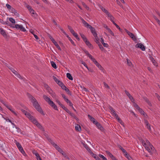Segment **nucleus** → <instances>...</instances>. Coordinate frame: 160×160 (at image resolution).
<instances>
[{
	"instance_id": "nucleus-1",
	"label": "nucleus",
	"mask_w": 160,
	"mask_h": 160,
	"mask_svg": "<svg viewBox=\"0 0 160 160\" xmlns=\"http://www.w3.org/2000/svg\"><path fill=\"white\" fill-rule=\"evenodd\" d=\"M28 96L33 103V106L34 108L41 114L43 115H44V113L36 99L30 94H28Z\"/></svg>"
},
{
	"instance_id": "nucleus-2",
	"label": "nucleus",
	"mask_w": 160,
	"mask_h": 160,
	"mask_svg": "<svg viewBox=\"0 0 160 160\" xmlns=\"http://www.w3.org/2000/svg\"><path fill=\"white\" fill-rule=\"evenodd\" d=\"M43 98L44 100L48 102L49 105L53 108L56 110H58V109L57 106L52 101L50 98L49 97L47 96L46 95H44L43 96Z\"/></svg>"
},
{
	"instance_id": "nucleus-3",
	"label": "nucleus",
	"mask_w": 160,
	"mask_h": 160,
	"mask_svg": "<svg viewBox=\"0 0 160 160\" xmlns=\"http://www.w3.org/2000/svg\"><path fill=\"white\" fill-rule=\"evenodd\" d=\"M109 108L110 111V112L112 115L114 116L118 120V121L121 124L123 123L122 120L118 116L117 114L116 113L115 111L114 110L113 108L111 107L110 106Z\"/></svg>"
},
{
	"instance_id": "nucleus-4",
	"label": "nucleus",
	"mask_w": 160,
	"mask_h": 160,
	"mask_svg": "<svg viewBox=\"0 0 160 160\" xmlns=\"http://www.w3.org/2000/svg\"><path fill=\"white\" fill-rule=\"evenodd\" d=\"M15 142L16 144L19 151L24 156H26V154L25 153L20 144L19 142H17L16 140H15Z\"/></svg>"
},
{
	"instance_id": "nucleus-5",
	"label": "nucleus",
	"mask_w": 160,
	"mask_h": 160,
	"mask_svg": "<svg viewBox=\"0 0 160 160\" xmlns=\"http://www.w3.org/2000/svg\"><path fill=\"white\" fill-rule=\"evenodd\" d=\"M125 30L127 32V34L132 39V40L134 41L135 42L137 41V38L133 33L131 32L126 29H125Z\"/></svg>"
},
{
	"instance_id": "nucleus-6",
	"label": "nucleus",
	"mask_w": 160,
	"mask_h": 160,
	"mask_svg": "<svg viewBox=\"0 0 160 160\" xmlns=\"http://www.w3.org/2000/svg\"><path fill=\"white\" fill-rule=\"evenodd\" d=\"M0 102L4 104L8 109H9L15 115L17 116V113L14 112V111L12 109L11 106H9L7 104L5 103L2 100H0Z\"/></svg>"
},
{
	"instance_id": "nucleus-7",
	"label": "nucleus",
	"mask_w": 160,
	"mask_h": 160,
	"mask_svg": "<svg viewBox=\"0 0 160 160\" xmlns=\"http://www.w3.org/2000/svg\"><path fill=\"white\" fill-rule=\"evenodd\" d=\"M91 60L101 70L104 72L103 68L93 58Z\"/></svg>"
},
{
	"instance_id": "nucleus-8",
	"label": "nucleus",
	"mask_w": 160,
	"mask_h": 160,
	"mask_svg": "<svg viewBox=\"0 0 160 160\" xmlns=\"http://www.w3.org/2000/svg\"><path fill=\"white\" fill-rule=\"evenodd\" d=\"M146 149L148 152L150 153V154L152 155L154 149V148L152 144H150L149 146L147 147Z\"/></svg>"
},
{
	"instance_id": "nucleus-9",
	"label": "nucleus",
	"mask_w": 160,
	"mask_h": 160,
	"mask_svg": "<svg viewBox=\"0 0 160 160\" xmlns=\"http://www.w3.org/2000/svg\"><path fill=\"white\" fill-rule=\"evenodd\" d=\"M135 47L137 48H140L142 51H144L145 50V46L141 43H137L135 45Z\"/></svg>"
},
{
	"instance_id": "nucleus-10",
	"label": "nucleus",
	"mask_w": 160,
	"mask_h": 160,
	"mask_svg": "<svg viewBox=\"0 0 160 160\" xmlns=\"http://www.w3.org/2000/svg\"><path fill=\"white\" fill-rule=\"evenodd\" d=\"M15 27L17 29H20L22 31L25 32L26 31V29L21 25L16 24Z\"/></svg>"
},
{
	"instance_id": "nucleus-11",
	"label": "nucleus",
	"mask_w": 160,
	"mask_h": 160,
	"mask_svg": "<svg viewBox=\"0 0 160 160\" xmlns=\"http://www.w3.org/2000/svg\"><path fill=\"white\" fill-rule=\"evenodd\" d=\"M144 123L147 126V128L149 131L151 130L150 124L148 123V121L146 119L144 120Z\"/></svg>"
},
{
	"instance_id": "nucleus-12",
	"label": "nucleus",
	"mask_w": 160,
	"mask_h": 160,
	"mask_svg": "<svg viewBox=\"0 0 160 160\" xmlns=\"http://www.w3.org/2000/svg\"><path fill=\"white\" fill-rule=\"evenodd\" d=\"M9 10L12 13H13L15 15L18 16L19 14L17 13V11L12 7Z\"/></svg>"
},
{
	"instance_id": "nucleus-13",
	"label": "nucleus",
	"mask_w": 160,
	"mask_h": 160,
	"mask_svg": "<svg viewBox=\"0 0 160 160\" xmlns=\"http://www.w3.org/2000/svg\"><path fill=\"white\" fill-rule=\"evenodd\" d=\"M32 14V16L35 18H36L37 17V15L36 13L35 12L34 10L32 8L29 11Z\"/></svg>"
},
{
	"instance_id": "nucleus-14",
	"label": "nucleus",
	"mask_w": 160,
	"mask_h": 160,
	"mask_svg": "<svg viewBox=\"0 0 160 160\" xmlns=\"http://www.w3.org/2000/svg\"><path fill=\"white\" fill-rule=\"evenodd\" d=\"M0 32L3 36L5 38L7 37V35L5 31L2 28H0Z\"/></svg>"
},
{
	"instance_id": "nucleus-15",
	"label": "nucleus",
	"mask_w": 160,
	"mask_h": 160,
	"mask_svg": "<svg viewBox=\"0 0 160 160\" xmlns=\"http://www.w3.org/2000/svg\"><path fill=\"white\" fill-rule=\"evenodd\" d=\"M84 42H85L86 44L89 47V48H92V45L90 43V42L87 39V40H85V41H84Z\"/></svg>"
},
{
	"instance_id": "nucleus-16",
	"label": "nucleus",
	"mask_w": 160,
	"mask_h": 160,
	"mask_svg": "<svg viewBox=\"0 0 160 160\" xmlns=\"http://www.w3.org/2000/svg\"><path fill=\"white\" fill-rule=\"evenodd\" d=\"M88 118L90 119V120L93 123H94V124H95L97 122L95 120V119L93 117H92L90 115H88Z\"/></svg>"
},
{
	"instance_id": "nucleus-17",
	"label": "nucleus",
	"mask_w": 160,
	"mask_h": 160,
	"mask_svg": "<svg viewBox=\"0 0 160 160\" xmlns=\"http://www.w3.org/2000/svg\"><path fill=\"white\" fill-rule=\"evenodd\" d=\"M150 59L151 61L153 63V64L155 66H157V62L151 56H150Z\"/></svg>"
},
{
	"instance_id": "nucleus-18",
	"label": "nucleus",
	"mask_w": 160,
	"mask_h": 160,
	"mask_svg": "<svg viewBox=\"0 0 160 160\" xmlns=\"http://www.w3.org/2000/svg\"><path fill=\"white\" fill-rule=\"evenodd\" d=\"M124 92H125V93L127 95V96L130 99H131V100H132V99L133 100L134 99L132 97V95L129 93V92L128 91H127L126 90H125Z\"/></svg>"
},
{
	"instance_id": "nucleus-19",
	"label": "nucleus",
	"mask_w": 160,
	"mask_h": 160,
	"mask_svg": "<svg viewBox=\"0 0 160 160\" xmlns=\"http://www.w3.org/2000/svg\"><path fill=\"white\" fill-rule=\"evenodd\" d=\"M106 153L108 155V156L111 158L113 160L115 158L108 151H106Z\"/></svg>"
},
{
	"instance_id": "nucleus-20",
	"label": "nucleus",
	"mask_w": 160,
	"mask_h": 160,
	"mask_svg": "<svg viewBox=\"0 0 160 160\" xmlns=\"http://www.w3.org/2000/svg\"><path fill=\"white\" fill-rule=\"evenodd\" d=\"M75 129L77 131L80 132L81 130V128L80 125L78 124H76V126H75Z\"/></svg>"
},
{
	"instance_id": "nucleus-21",
	"label": "nucleus",
	"mask_w": 160,
	"mask_h": 160,
	"mask_svg": "<svg viewBox=\"0 0 160 160\" xmlns=\"http://www.w3.org/2000/svg\"><path fill=\"white\" fill-rule=\"evenodd\" d=\"M30 120L32 121V122L35 125L38 122L36 120V119L33 116L30 119Z\"/></svg>"
},
{
	"instance_id": "nucleus-22",
	"label": "nucleus",
	"mask_w": 160,
	"mask_h": 160,
	"mask_svg": "<svg viewBox=\"0 0 160 160\" xmlns=\"http://www.w3.org/2000/svg\"><path fill=\"white\" fill-rule=\"evenodd\" d=\"M52 145L57 150H59V149L61 148H60L59 146L57 144H55V143H54V142H52Z\"/></svg>"
},
{
	"instance_id": "nucleus-23",
	"label": "nucleus",
	"mask_w": 160,
	"mask_h": 160,
	"mask_svg": "<svg viewBox=\"0 0 160 160\" xmlns=\"http://www.w3.org/2000/svg\"><path fill=\"white\" fill-rule=\"evenodd\" d=\"M36 125L37 126L39 129H40L41 130H42V131H44L43 128L42 127L41 125L38 122Z\"/></svg>"
},
{
	"instance_id": "nucleus-24",
	"label": "nucleus",
	"mask_w": 160,
	"mask_h": 160,
	"mask_svg": "<svg viewBox=\"0 0 160 160\" xmlns=\"http://www.w3.org/2000/svg\"><path fill=\"white\" fill-rule=\"evenodd\" d=\"M144 100L148 104V105L150 106H151L152 105L150 102L148 100V99L146 97H144L143 98Z\"/></svg>"
},
{
	"instance_id": "nucleus-25",
	"label": "nucleus",
	"mask_w": 160,
	"mask_h": 160,
	"mask_svg": "<svg viewBox=\"0 0 160 160\" xmlns=\"http://www.w3.org/2000/svg\"><path fill=\"white\" fill-rule=\"evenodd\" d=\"M33 153L35 155L37 159L38 160H42L41 157H40L39 154L38 153L34 152H33Z\"/></svg>"
},
{
	"instance_id": "nucleus-26",
	"label": "nucleus",
	"mask_w": 160,
	"mask_h": 160,
	"mask_svg": "<svg viewBox=\"0 0 160 160\" xmlns=\"http://www.w3.org/2000/svg\"><path fill=\"white\" fill-rule=\"evenodd\" d=\"M89 28L90 29L91 32L93 34V35L94 34V33H96V32L95 31L94 28L91 26Z\"/></svg>"
},
{
	"instance_id": "nucleus-27",
	"label": "nucleus",
	"mask_w": 160,
	"mask_h": 160,
	"mask_svg": "<svg viewBox=\"0 0 160 160\" xmlns=\"http://www.w3.org/2000/svg\"><path fill=\"white\" fill-rule=\"evenodd\" d=\"M85 53H86V54L88 56V57H89V58L91 59H92L93 57H92V56L88 52L86 51V50H85L84 51Z\"/></svg>"
},
{
	"instance_id": "nucleus-28",
	"label": "nucleus",
	"mask_w": 160,
	"mask_h": 160,
	"mask_svg": "<svg viewBox=\"0 0 160 160\" xmlns=\"http://www.w3.org/2000/svg\"><path fill=\"white\" fill-rule=\"evenodd\" d=\"M101 42L102 44H103V46L105 47H108V45L107 43H105L104 42V39L102 38H101Z\"/></svg>"
},
{
	"instance_id": "nucleus-29",
	"label": "nucleus",
	"mask_w": 160,
	"mask_h": 160,
	"mask_svg": "<svg viewBox=\"0 0 160 160\" xmlns=\"http://www.w3.org/2000/svg\"><path fill=\"white\" fill-rule=\"evenodd\" d=\"M125 156L128 160H133L132 158L127 152H126V153L125 154Z\"/></svg>"
},
{
	"instance_id": "nucleus-30",
	"label": "nucleus",
	"mask_w": 160,
	"mask_h": 160,
	"mask_svg": "<svg viewBox=\"0 0 160 160\" xmlns=\"http://www.w3.org/2000/svg\"><path fill=\"white\" fill-rule=\"evenodd\" d=\"M83 146L85 147V148L89 152H90V151H91V150H90V149L89 148V147L88 146L87 144H83Z\"/></svg>"
},
{
	"instance_id": "nucleus-31",
	"label": "nucleus",
	"mask_w": 160,
	"mask_h": 160,
	"mask_svg": "<svg viewBox=\"0 0 160 160\" xmlns=\"http://www.w3.org/2000/svg\"><path fill=\"white\" fill-rule=\"evenodd\" d=\"M67 76L70 80H73V78L70 73H67Z\"/></svg>"
},
{
	"instance_id": "nucleus-32",
	"label": "nucleus",
	"mask_w": 160,
	"mask_h": 160,
	"mask_svg": "<svg viewBox=\"0 0 160 160\" xmlns=\"http://www.w3.org/2000/svg\"><path fill=\"white\" fill-rule=\"evenodd\" d=\"M113 23L116 26L117 28H118L121 32H122V30L120 28L118 25H117L114 22H113Z\"/></svg>"
},
{
	"instance_id": "nucleus-33",
	"label": "nucleus",
	"mask_w": 160,
	"mask_h": 160,
	"mask_svg": "<svg viewBox=\"0 0 160 160\" xmlns=\"http://www.w3.org/2000/svg\"><path fill=\"white\" fill-rule=\"evenodd\" d=\"M9 69L11 71L15 74L16 75L17 74V72L13 68H10L8 67Z\"/></svg>"
},
{
	"instance_id": "nucleus-34",
	"label": "nucleus",
	"mask_w": 160,
	"mask_h": 160,
	"mask_svg": "<svg viewBox=\"0 0 160 160\" xmlns=\"http://www.w3.org/2000/svg\"><path fill=\"white\" fill-rule=\"evenodd\" d=\"M51 63L52 67L55 69H56L57 68L56 64L55 63L53 62L52 61L51 62Z\"/></svg>"
},
{
	"instance_id": "nucleus-35",
	"label": "nucleus",
	"mask_w": 160,
	"mask_h": 160,
	"mask_svg": "<svg viewBox=\"0 0 160 160\" xmlns=\"http://www.w3.org/2000/svg\"><path fill=\"white\" fill-rule=\"evenodd\" d=\"M62 108L68 113H70V111L67 108H66L64 105L62 107Z\"/></svg>"
},
{
	"instance_id": "nucleus-36",
	"label": "nucleus",
	"mask_w": 160,
	"mask_h": 160,
	"mask_svg": "<svg viewBox=\"0 0 160 160\" xmlns=\"http://www.w3.org/2000/svg\"><path fill=\"white\" fill-rule=\"evenodd\" d=\"M80 35L84 41H85V40H87V38L82 33H80Z\"/></svg>"
},
{
	"instance_id": "nucleus-37",
	"label": "nucleus",
	"mask_w": 160,
	"mask_h": 160,
	"mask_svg": "<svg viewBox=\"0 0 160 160\" xmlns=\"http://www.w3.org/2000/svg\"><path fill=\"white\" fill-rule=\"evenodd\" d=\"M25 115L30 119L32 116L28 112H27Z\"/></svg>"
},
{
	"instance_id": "nucleus-38",
	"label": "nucleus",
	"mask_w": 160,
	"mask_h": 160,
	"mask_svg": "<svg viewBox=\"0 0 160 160\" xmlns=\"http://www.w3.org/2000/svg\"><path fill=\"white\" fill-rule=\"evenodd\" d=\"M66 36L68 38L69 40L71 42L73 45H75L74 42L72 40L71 38L69 37L68 35L67 34V35H66Z\"/></svg>"
},
{
	"instance_id": "nucleus-39",
	"label": "nucleus",
	"mask_w": 160,
	"mask_h": 160,
	"mask_svg": "<svg viewBox=\"0 0 160 160\" xmlns=\"http://www.w3.org/2000/svg\"><path fill=\"white\" fill-rule=\"evenodd\" d=\"M65 90L67 93L68 94L70 95H72V93L70 91V90L68 88H67L66 89H65Z\"/></svg>"
},
{
	"instance_id": "nucleus-40",
	"label": "nucleus",
	"mask_w": 160,
	"mask_h": 160,
	"mask_svg": "<svg viewBox=\"0 0 160 160\" xmlns=\"http://www.w3.org/2000/svg\"><path fill=\"white\" fill-rule=\"evenodd\" d=\"M48 92L51 95L52 97H54L55 96V93L53 92L51 89V90L49 91Z\"/></svg>"
},
{
	"instance_id": "nucleus-41",
	"label": "nucleus",
	"mask_w": 160,
	"mask_h": 160,
	"mask_svg": "<svg viewBox=\"0 0 160 160\" xmlns=\"http://www.w3.org/2000/svg\"><path fill=\"white\" fill-rule=\"evenodd\" d=\"M107 30H108L109 32L111 34L112 36H114V34L112 31L109 28H107Z\"/></svg>"
},
{
	"instance_id": "nucleus-42",
	"label": "nucleus",
	"mask_w": 160,
	"mask_h": 160,
	"mask_svg": "<svg viewBox=\"0 0 160 160\" xmlns=\"http://www.w3.org/2000/svg\"><path fill=\"white\" fill-rule=\"evenodd\" d=\"M127 63L128 65L130 66H131L132 65V64L131 62L128 60V59H127Z\"/></svg>"
},
{
	"instance_id": "nucleus-43",
	"label": "nucleus",
	"mask_w": 160,
	"mask_h": 160,
	"mask_svg": "<svg viewBox=\"0 0 160 160\" xmlns=\"http://www.w3.org/2000/svg\"><path fill=\"white\" fill-rule=\"evenodd\" d=\"M99 156L101 158H102L103 160H108L103 155L100 154Z\"/></svg>"
},
{
	"instance_id": "nucleus-44",
	"label": "nucleus",
	"mask_w": 160,
	"mask_h": 160,
	"mask_svg": "<svg viewBox=\"0 0 160 160\" xmlns=\"http://www.w3.org/2000/svg\"><path fill=\"white\" fill-rule=\"evenodd\" d=\"M9 20L12 23H15V21L14 19L13 18H9Z\"/></svg>"
},
{
	"instance_id": "nucleus-45",
	"label": "nucleus",
	"mask_w": 160,
	"mask_h": 160,
	"mask_svg": "<svg viewBox=\"0 0 160 160\" xmlns=\"http://www.w3.org/2000/svg\"><path fill=\"white\" fill-rule=\"evenodd\" d=\"M56 102L61 107L63 105L58 99H57L56 100Z\"/></svg>"
},
{
	"instance_id": "nucleus-46",
	"label": "nucleus",
	"mask_w": 160,
	"mask_h": 160,
	"mask_svg": "<svg viewBox=\"0 0 160 160\" xmlns=\"http://www.w3.org/2000/svg\"><path fill=\"white\" fill-rule=\"evenodd\" d=\"M134 106L136 109L138 110L140 108L139 106L136 103H134Z\"/></svg>"
},
{
	"instance_id": "nucleus-47",
	"label": "nucleus",
	"mask_w": 160,
	"mask_h": 160,
	"mask_svg": "<svg viewBox=\"0 0 160 160\" xmlns=\"http://www.w3.org/2000/svg\"><path fill=\"white\" fill-rule=\"evenodd\" d=\"M98 46L99 47V48L102 51H103V50H104V48H103V47L102 46V45L101 43L98 44Z\"/></svg>"
},
{
	"instance_id": "nucleus-48",
	"label": "nucleus",
	"mask_w": 160,
	"mask_h": 160,
	"mask_svg": "<svg viewBox=\"0 0 160 160\" xmlns=\"http://www.w3.org/2000/svg\"><path fill=\"white\" fill-rule=\"evenodd\" d=\"M55 46L56 47V48L60 51H61L62 50V49L60 47L59 45H58V44L57 43V44L56 43V44L55 45Z\"/></svg>"
},
{
	"instance_id": "nucleus-49",
	"label": "nucleus",
	"mask_w": 160,
	"mask_h": 160,
	"mask_svg": "<svg viewBox=\"0 0 160 160\" xmlns=\"http://www.w3.org/2000/svg\"><path fill=\"white\" fill-rule=\"evenodd\" d=\"M44 86L48 90V92L49 91L51 90V89L47 84H45Z\"/></svg>"
},
{
	"instance_id": "nucleus-50",
	"label": "nucleus",
	"mask_w": 160,
	"mask_h": 160,
	"mask_svg": "<svg viewBox=\"0 0 160 160\" xmlns=\"http://www.w3.org/2000/svg\"><path fill=\"white\" fill-rule=\"evenodd\" d=\"M95 124L97 127H98V128H100V127H101L102 126V125L100 124V123H98L97 122H96Z\"/></svg>"
},
{
	"instance_id": "nucleus-51",
	"label": "nucleus",
	"mask_w": 160,
	"mask_h": 160,
	"mask_svg": "<svg viewBox=\"0 0 160 160\" xmlns=\"http://www.w3.org/2000/svg\"><path fill=\"white\" fill-rule=\"evenodd\" d=\"M138 111L140 113L143 114V115H144V112L141 108H140L138 110Z\"/></svg>"
},
{
	"instance_id": "nucleus-52",
	"label": "nucleus",
	"mask_w": 160,
	"mask_h": 160,
	"mask_svg": "<svg viewBox=\"0 0 160 160\" xmlns=\"http://www.w3.org/2000/svg\"><path fill=\"white\" fill-rule=\"evenodd\" d=\"M66 159H67L68 160H69L70 158L67 155L66 153H64L62 155Z\"/></svg>"
},
{
	"instance_id": "nucleus-53",
	"label": "nucleus",
	"mask_w": 160,
	"mask_h": 160,
	"mask_svg": "<svg viewBox=\"0 0 160 160\" xmlns=\"http://www.w3.org/2000/svg\"><path fill=\"white\" fill-rule=\"evenodd\" d=\"M52 78L56 83H57L59 80H58L54 76H52Z\"/></svg>"
},
{
	"instance_id": "nucleus-54",
	"label": "nucleus",
	"mask_w": 160,
	"mask_h": 160,
	"mask_svg": "<svg viewBox=\"0 0 160 160\" xmlns=\"http://www.w3.org/2000/svg\"><path fill=\"white\" fill-rule=\"evenodd\" d=\"M73 36H74L78 41L80 39L78 37V35L76 33L74 34L73 35Z\"/></svg>"
},
{
	"instance_id": "nucleus-55",
	"label": "nucleus",
	"mask_w": 160,
	"mask_h": 160,
	"mask_svg": "<svg viewBox=\"0 0 160 160\" xmlns=\"http://www.w3.org/2000/svg\"><path fill=\"white\" fill-rule=\"evenodd\" d=\"M103 84L105 87L107 89H109L110 87L105 82H103Z\"/></svg>"
},
{
	"instance_id": "nucleus-56",
	"label": "nucleus",
	"mask_w": 160,
	"mask_h": 160,
	"mask_svg": "<svg viewBox=\"0 0 160 160\" xmlns=\"http://www.w3.org/2000/svg\"><path fill=\"white\" fill-rule=\"evenodd\" d=\"M62 155L65 153L60 148L59 150L58 151Z\"/></svg>"
},
{
	"instance_id": "nucleus-57",
	"label": "nucleus",
	"mask_w": 160,
	"mask_h": 160,
	"mask_svg": "<svg viewBox=\"0 0 160 160\" xmlns=\"http://www.w3.org/2000/svg\"><path fill=\"white\" fill-rule=\"evenodd\" d=\"M82 5L87 10H89V8L85 3H82Z\"/></svg>"
},
{
	"instance_id": "nucleus-58",
	"label": "nucleus",
	"mask_w": 160,
	"mask_h": 160,
	"mask_svg": "<svg viewBox=\"0 0 160 160\" xmlns=\"http://www.w3.org/2000/svg\"><path fill=\"white\" fill-rule=\"evenodd\" d=\"M15 75L17 76V77L19 79H23V78L22 77V76L20 75L19 74H18V72H17V74H16Z\"/></svg>"
},
{
	"instance_id": "nucleus-59",
	"label": "nucleus",
	"mask_w": 160,
	"mask_h": 160,
	"mask_svg": "<svg viewBox=\"0 0 160 160\" xmlns=\"http://www.w3.org/2000/svg\"><path fill=\"white\" fill-rule=\"evenodd\" d=\"M155 96L157 98L158 100L160 101V96L157 93H155Z\"/></svg>"
},
{
	"instance_id": "nucleus-60",
	"label": "nucleus",
	"mask_w": 160,
	"mask_h": 160,
	"mask_svg": "<svg viewBox=\"0 0 160 160\" xmlns=\"http://www.w3.org/2000/svg\"><path fill=\"white\" fill-rule=\"evenodd\" d=\"M109 17L110 18V20L113 23V22H114V21H113V19H114V17H113V16H112V15H111L110 17Z\"/></svg>"
},
{
	"instance_id": "nucleus-61",
	"label": "nucleus",
	"mask_w": 160,
	"mask_h": 160,
	"mask_svg": "<svg viewBox=\"0 0 160 160\" xmlns=\"http://www.w3.org/2000/svg\"><path fill=\"white\" fill-rule=\"evenodd\" d=\"M72 117H73V118H75V115L73 113L71 112H70V113H68Z\"/></svg>"
},
{
	"instance_id": "nucleus-62",
	"label": "nucleus",
	"mask_w": 160,
	"mask_h": 160,
	"mask_svg": "<svg viewBox=\"0 0 160 160\" xmlns=\"http://www.w3.org/2000/svg\"><path fill=\"white\" fill-rule=\"evenodd\" d=\"M61 88L63 90H65V89L67 88V87L63 84L60 86Z\"/></svg>"
},
{
	"instance_id": "nucleus-63",
	"label": "nucleus",
	"mask_w": 160,
	"mask_h": 160,
	"mask_svg": "<svg viewBox=\"0 0 160 160\" xmlns=\"http://www.w3.org/2000/svg\"><path fill=\"white\" fill-rule=\"evenodd\" d=\"M60 86H61L62 85L63 83L61 81L59 80L58 82L57 83Z\"/></svg>"
},
{
	"instance_id": "nucleus-64",
	"label": "nucleus",
	"mask_w": 160,
	"mask_h": 160,
	"mask_svg": "<svg viewBox=\"0 0 160 160\" xmlns=\"http://www.w3.org/2000/svg\"><path fill=\"white\" fill-rule=\"evenodd\" d=\"M6 6L8 10H9L12 7L10 5L8 4H6Z\"/></svg>"
}]
</instances>
